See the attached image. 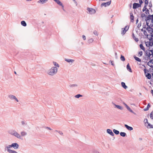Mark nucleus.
Here are the masks:
<instances>
[{
    "label": "nucleus",
    "instance_id": "1",
    "mask_svg": "<svg viewBox=\"0 0 153 153\" xmlns=\"http://www.w3.org/2000/svg\"><path fill=\"white\" fill-rule=\"evenodd\" d=\"M57 72V68L55 67H52L49 70L48 74L49 75L53 76Z\"/></svg>",
    "mask_w": 153,
    "mask_h": 153
},
{
    "label": "nucleus",
    "instance_id": "2",
    "mask_svg": "<svg viewBox=\"0 0 153 153\" xmlns=\"http://www.w3.org/2000/svg\"><path fill=\"white\" fill-rule=\"evenodd\" d=\"M8 132L10 134L15 136L18 138L21 139V135L19 134L15 130H10Z\"/></svg>",
    "mask_w": 153,
    "mask_h": 153
},
{
    "label": "nucleus",
    "instance_id": "3",
    "mask_svg": "<svg viewBox=\"0 0 153 153\" xmlns=\"http://www.w3.org/2000/svg\"><path fill=\"white\" fill-rule=\"evenodd\" d=\"M143 70L146 77L148 79H150L152 78V75L149 73L146 72H149V71L146 68L144 69Z\"/></svg>",
    "mask_w": 153,
    "mask_h": 153
},
{
    "label": "nucleus",
    "instance_id": "4",
    "mask_svg": "<svg viewBox=\"0 0 153 153\" xmlns=\"http://www.w3.org/2000/svg\"><path fill=\"white\" fill-rule=\"evenodd\" d=\"M87 10L88 11V12H87L88 13L93 14H94L96 12V11L94 9L92 8L88 7Z\"/></svg>",
    "mask_w": 153,
    "mask_h": 153
},
{
    "label": "nucleus",
    "instance_id": "5",
    "mask_svg": "<svg viewBox=\"0 0 153 153\" xmlns=\"http://www.w3.org/2000/svg\"><path fill=\"white\" fill-rule=\"evenodd\" d=\"M149 39L150 42H147V43L149 44V45H148V44L146 43V46L147 47L152 46L153 45V38H151Z\"/></svg>",
    "mask_w": 153,
    "mask_h": 153
},
{
    "label": "nucleus",
    "instance_id": "6",
    "mask_svg": "<svg viewBox=\"0 0 153 153\" xmlns=\"http://www.w3.org/2000/svg\"><path fill=\"white\" fill-rule=\"evenodd\" d=\"M12 146L11 145H8L7 146L5 145L4 147L5 151H6L7 152H8L9 153H10L13 150H10V149L11 148Z\"/></svg>",
    "mask_w": 153,
    "mask_h": 153
},
{
    "label": "nucleus",
    "instance_id": "7",
    "mask_svg": "<svg viewBox=\"0 0 153 153\" xmlns=\"http://www.w3.org/2000/svg\"><path fill=\"white\" fill-rule=\"evenodd\" d=\"M111 1H107L106 2H104L102 3L101 5V7H102L103 6H104L105 7H106L109 6L111 4Z\"/></svg>",
    "mask_w": 153,
    "mask_h": 153
},
{
    "label": "nucleus",
    "instance_id": "8",
    "mask_svg": "<svg viewBox=\"0 0 153 153\" xmlns=\"http://www.w3.org/2000/svg\"><path fill=\"white\" fill-rule=\"evenodd\" d=\"M11 145L12 147H13L14 149H18L19 146V144L16 143H12Z\"/></svg>",
    "mask_w": 153,
    "mask_h": 153
},
{
    "label": "nucleus",
    "instance_id": "9",
    "mask_svg": "<svg viewBox=\"0 0 153 153\" xmlns=\"http://www.w3.org/2000/svg\"><path fill=\"white\" fill-rule=\"evenodd\" d=\"M140 6L139 4L138 3H134L133 5V9H136L140 7Z\"/></svg>",
    "mask_w": 153,
    "mask_h": 153
},
{
    "label": "nucleus",
    "instance_id": "10",
    "mask_svg": "<svg viewBox=\"0 0 153 153\" xmlns=\"http://www.w3.org/2000/svg\"><path fill=\"white\" fill-rule=\"evenodd\" d=\"M8 97L9 98H10V99L13 100L14 99L17 102H19V100L18 99L16 98V97L15 96L13 95H10L8 96Z\"/></svg>",
    "mask_w": 153,
    "mask_h": 153
},
{
    "label": "nucleus",
    "instance_id": "11",
    "mask_svg": "<svg viewBox=\"0 0 153 153\" xmlns=\"http://www.w3.org/2000/svg\"><path fill=\"white\" fill-rule=\"evenodd\" d=\"M107 132L110 134L112 136H113L114 135V133L112 131L109 129H108L106 130Z\"/></svg>",
    "mask_w": 153,
    "mask_h": 153
},
{
    "label": "nucleus",
    "instance_id": "12",
    "mask_svg": "<svg viewBox=\"0 0 153 153\" xmlns=\"http://www.w3.org/2000/svg\"><path fill=\"white\" fill-rule=\"evenodd\" d=\"M129 27H128L127 30H126V28H122V30L121 31V34L123 35H124L126 33V32L127 31Z\"/></svg>",
    "mask_w": 153,
    "mask_h": 153
},
{
    "label": "nucleus",
    "instance_id": "13",
    "mask_svg": "<svg viewBox=\"0 0 153 153\" xmlns=\"http://www.w3.org/2000/svg\"><path fill=\"white\" fill-rule=\"evenodd\" d=\"M130 14L131 22H134V16H133V14L132 13H130Z\"/></svg>",
    "mask_w": 153,
    "mask_h": 153
},
{
    "label": "nucleus",
    "instance_id": "14",
    "mask_svg": "<svg viewBox=\"0 0 153 153\" xmlns=\"http://www.w3.org/2000/svg\"><path fill=\"white\" fill-rule=\"evenodd\" d=\"M48 1V0H39L37 1V3L42 4L46 3Z\"/></svg>",
    "mask_w": 153,
    "mask_h": 153
},
{
    "label": "nucleus",
    "instance_id": "15",
    "mask_svg": "<svg viewBox=\"0 0 153 153\" xmlns=\"http://www.w3.org/2000/svg\"><path fill=\"white\" fill-rule=\"evenodd\" d=\"M125 127L128 130L131 131L133 130V128L132 127L128 126L127 124L124 125Z\"/></svg>",
    "mask_w": 153,
    "mask_h": 153
},
{
    "label": "nucleus",
    "instance_id": "16",
    "mask_svg": "<svg viewBox=\"0 0 153 153\" xmlns=\"http://www.w3.org/2000/svg\"><path fill=\"white\" fill-rule=\"evenodd\" d=\"M126 68L127 70L130 72L131 73L132 72V70L130 67V66L129 63H128V64L127 65Z\"/></svg>",
    "mask_w": 153,
    "mask_h": 153
},
{
    "label": "nucleus",
    "instance_id": "17",
    "mask_svg": "<svg viewBox=\"0 0 153 153\" xmlns=\"http://www.w3.org/2000/svg\"><path fill=\"white\" fill-rule=\"evenodd\" d=\"M152 18L151 15H149L148 16H146V17L145 19V21H149L151 20Z\"/></svg>",
    "mask_w": 153,
    "mask_h": 153
},
{
    "label": "nucleus",
    "instance_id": "18",
    "mask_svg": "<svg viewBox=\"0 0 153 153\" xmlns=\"http://www.w3.org/2000/svg\"><path fill=\"white\" fill-rule=\"evenodd\" d=\"M121 85L122 87L125 89H126L128 88L127 86L126 85L125 83L124 82H121Z\"/></svg>",
    "mask_w": 153,
    "mask_h": 153
},
{
    "label": "nucleus",
    "instance_id": "19",
    "mask_svg": "<svg viewBox=\"0 0 153 153\" xmlns=\"http://www.w3.org/2000/svg\"><path fill=\"white\" fill-rule=\"evenodd\" d=\"M59 5H62V3L59 0H53Z\"/></svg>",
    "mask_w": 153,
    "mask_h": 153
},
{
    "label": "nucleus",
    "instance_id": "20",
    "mask_svg": "<svg viewBox=\"0 0 153 153\" xmlns=\"http://www.w3.org/2000/svg\"><path fill=\"white\" fill-rule=\"evenodd\" d=\"M59 5H62V3L59 0H53Z\"/></svg>",
    "mask_w": 153,
    "mask_h": 153
},
{
    "label": "nucleus",
    "instance_id": "21",
    "mask_svg": "<svg viewBox=\"0 0 153 153\" xmlns=\"http://www.w3.org/2000/svg\"><path fill=\"white\" fill-rule=\"evenodd\" d=\"M134 57L136 61L140 62H141V59L138 57L136 56H134Z\"/></svg>",
    "mask_w": 153,
    "mask_h": 153
},
{
    "label": "nucleus",
    "instance_id": "22",
    "mask_svg": "<svg viewBox=\"0 0 153 153\" xmlns=\"http://www.w3.org/2000/svg\"><path fill=\"white\" fill-rule=\"evenodd\" d=\"M151 107V105H150V103H149L148 104L147 107L146 108H144L143 109L144 111H146L149 110V108Z\"/></svg>",
    "mask_w": 153,
    "mask_h": 153
},
{
    "label": "nucleus",
    "instance_id": "23",
    "mask_svg": "<svg viewBox=\"0 0 153 153\" xmlns=\"http://www.w3.org/2000/svg\"><path fill=\"white\" fill-rule=\"evenodd\" d=\"M114 105L115 106V107L117 108H118L119 109H120V110H123V107L118 105H116L115 104H114Z\"/></svg>",
    "mask_w": 153,
    "mask_h": 153
},
{
    "label": "nucleus",
    "instance_id": "24",
    "mask_svg": "<svg viewBox=\"0 0 153 153\" xmlns=\"http://www.w3.org/2000/svg\"><path fill=\"white\" fill-rule=\"evenodd\" d=\"M21 23V25L23 26L26 27L27 26V24L24 21H22Z\"/></svg>",
    "mask_w": 153,
    "mask_h": 153
},
{
    "label": "nucleus",
    "instance_id": "25",
    "mask_svg": "<svg viewBox=\"0 0 153 153\" xmlns=\"http://www.w3.org/2000/svg\"><path fill=\"white\" fill-rule=\"evenodd\" d=\"M120 135L123 137H125L126 136V134L124 132H121L120 133Z\"/></svg>",
    "mask_w": 153,
    "mask_h": 153
},
{
    "label": "nucleus",
    "instance_id": "26",
    "mask_svg": "<svg viewBox=\"0 0 153 153\" xmlns=\"http://www.w3.org/2000/svg\"><path fill=\"white\" fill-rule=\"evenodd\" d=\"M65 60L68 62L73 63L74 61V60L69 59H65Z\"/></svg>",
    "mask_w": 153,
    "mask_h": 153
},
{
    "label": "nucleus",
    "instance_id": "27",
    "mask_svg": "<svg viewBox=\"0 0 153 153\" xmlns=\"http://www.w3.org/2000/svg\"><path fill=\"white\" fill-rule=\"evenodd\" d=\"M132 36L133 39L135 40V41L136 42H137L139 40H138V39L137 38H136L135 36L134 35V34L133 33L132 34Z\"/></svg>",
    "mask_w": 153,
    "mask_h": 153
},
{
    "label": "nucleus",
    "instance_id": "28",
    "mask_svg": "<svg viewBox=\"0 0 153 153\" xmlns=\"http://www.w3.org/2000/svg\"><path fill=\"white\" fill-rule=\"evenodd\" d=\"M152 27H151L150 26L147 27L146 28V30L148 31L149 33H151V30H152Z\"/></svg>",
    "mask_w": 153,
    "mask_h": 153
},
{
    "label": "nucleus",
    "instance_id": "29",
    "mask_svg": "<svg viewBox=\"0 0 153 153\" xmlns=\"http://www.w3.org/2000/svg\"><path fill=\"white\" fill-rule=\"evenodd\" d=\"M21 136L23 137L26 135L27 134V133L26 132H25L24 131H22L21 132Z\"/></svg>",
    "mask_w": 153,
    "mask_h": 153
},
{
    "label": "nucleus",
    "instance_id": "30",
    "mask_svg": "<svg viewBox=\"0 0 153 153\" xmlns=\"http://www.w3.org/2000/svg\"><path fill=\"white\" fill-rule=\"evenodd\" d=\"M127 109L130 112L132 113L133 114H134L136 115V114L134 112L131 108H130L128 107L127 108Z\"/></svg>",
    "mask_w": 153,
    "mask_h": 153
},
{
    "label": "nucleus",
    "instance_id": "31",
    "mask_svg": "<svg viewBox=\"0 0 153 153\" xmlns=\"http://www.w3.org/2000/svg\"><path fill=\"white\" fill-rule=\"evenodd\" d=\"M146 56L149 57V59H150V56L152 54H151L149 52H146Z\"/></svg>",
    "mask_w": 153,
    "mask_h": 153
},
{
    "label": "nucleus",
    "instance_id": "32",
    "mask_svg": "<svg viewBox=\"0 0 153 153\" xmlns=\"http://www.w3.org/2000/svg\"><path fill=\"white\" fill-rule=\"evenodd\" d=\"M113 132L116 135L120 133L119 131L115 129H113Z\"/></svg>",
    "mask_w": 153,
    "mask_h": 153
},
{
    "label": "nucleus",
    "instance_id": "33",
    "mask_svg": "<svg viewBox=\"0 0 153 153\" xmlns=\"http://www.w3.org/2000/svg\"><path fill=\"white\" fill-rule=\"evenodd\" d=\"M140 47L141 49L143 50L144 51H145V48L142 44H140Z\"/></svg>",
    "mask_w": 153,
    "mask_h": 153
},
{
    "label": "nucleus",
    "instance_id": "34",
    "mask_svg": "<svg viewBox=\"0 0 153 153\" xmlns=\"http://www.w3.org/2000/svg\"><path fill=\"white\" fill-rule=\"evenodd\" d=\"M120 58L121 60L123 61H124L125 60V59L124 56L122 55H121Z\"/></svg>",
    "mask_w": 153,
    "mask_h": 153
},
{
    "label": "nucleus",
    "instance_id": "35",
    "mask_svg": "<svg viewBox=\"0 0 153 153\" xmlns=\"http://www.w3.org/2000/svg\"><path fill=\"white\" fill-rule=\"evenodd\" d=\"M53 65L56 67H57L58 68L59 67V65L56 62H53Z\"/></svg>",
    "mask_w": 153,
    "mask_h": 153
},
{
    "label": "nucleus",
    "instance_id": "36",
    "mask_svg": "<svg viewBox=\"0 0 153 153\" xmlns=\"http://www.w3.org/2000/svg\"><path fill=\"white\" fill-rule=\"evenodd\" d=\"M141 17L142 19H143L144 17H146V16L145 14L142 13L141 14Z\"/></svg>",
    "mask_w": 153,
    "mask_h": 153
},
{
    "label": "nucleus",
    "instance_id": "37",
    "mask_svg": "<svg viewBox=\"0 0 153 153\" xmlns=\"http://www.w3.org/2000/svg\"><path fill=\"white\" fill-rule=\"evenodd\" d=\"M150 117L151 119H153V111L150 114Z\"/></svg>",
    "mask_w": 153,
    "mask_h": 153
},
{
    "label": "nucleus",
    "instance_id": "38",
    "mask_svg": "<svg viewBox=\"0 0 153 153\" xmlns=\"http://www.w3.org/2000/svg\"><path fill=\"white\" fill-rule=\"evenodd\" d=\"M93 41L94 40L92 38H91L88 40V42L89 44H90L92 43L93 42Z\"/></svg>",
    "mask_w": 153,
    "mask_h": 153
},
{
    "label": "nucleus",
    "instance_id": "39",
    "mask_svg": "<svg viewBox=\"0 0 153 153\" xmlns=\"http://www.w3.org/2000/svg\"><path fill=\"white\" fill-rule=\"evenodd\" d=\"M82 96L80 94H77V95H76L75 96V97L76 98H79L80 97H82Z\"/></svg>",
    "mask_w": 153,
    "mask_h": 153
},
{
    "label": "nucleus",
    "instance_id": "40",
    "mask_svg": "<svg viewBox=\"0 0 153 153\" xmlns=\"http://www.w3.org/2000/svg\"><path fill=\"white\" fill-rule=\"evenodd\" d=\"M149 3L148 1L147 0H145V6H147Z\"/></svg>",
    "mask_w": 153,
    "mask_h": 153
},
{
    "label": "nucleus",
    "instance_id": "41",
    "mask_svg": "<svg viewBox=\"0 0 153 153\" xmlns=\"http://www.w3.org/2000/svg\"><path fill=\"white\" fill-rule=\"evenodd\" d=\"M148 126L147 127L148 128H152V125L151 124H150V123H148Z\"/></svg>",
    "mask_w": 153,
    "mask_h": 153
},
{
    "label": "nucleus",
    "instance_id": "42",
    "mask_svg": "<svg viewBox=\"0 0 153 153\" xmlns=\"http://www.w3.org/2000/svg\"><path fill=\"white\" fill-rule=\"evenodd\" d=\"M77 85L76 84H72L71 85H69L70 87L71 88H72L74 87H77Z\"/></svg>",
    "mask_w": 153,
    "mask_h": 153
},
{
    "label": "nucleus",
    "instance_id": "43",
    "mask_svg": "<svg viewBox=\"0 0 153 153\" xmlns=\"http://www.w3.org/2000/svg\"><path fill=\"white\" fill-rule=\"evenodd\" d=\"M146 7H147V6H144V7H143V9L142 10V11H143V12H144L145 11H146L147 9H148Z\"/></svg>",
    "mask_w": 153,
    "mask_h": 153
},
{
    "label": "nucleus",
    "instance_id": "44",
    "mask_svg": "<svg viewBox=\"0 0 153 153\" xmlns=\"http://www.w3.org/2000/svg\"><path fill=\"white\" fill-rule=\"evenodd\" d=\"M143 33L148 38V35L147 34L146 31L145 30H144Z\"/></svg>",
    "mask_w": 153,
    "mask_h": 153
},
{
    "label": "nucleus",
    "instance_id": "45",
    "mask_svg": "<svg viewBox=\"0 0 153 153\" xmlns=\"http://www.w3.org/2000/svg\"><path fill=\"white\" fill-rule=\"evenodd\" d=\"M55 131L59 133L61 135H63V133L61 131L56 130Z\"/></svg>",
    "mask_w": 153,
    "mask_h": 153
},
{
    "label": "nucleus",
    "instance_id": "46",
    "mask_svg": "<svg viewBox=\"0 0 153 153\" xmlns=\"http://www.w3.org/2000/svg\"><path fill=\"white\" fill-rule=\"evenodd\" d=\"M138 53H139V55H138L140 57L141 56H142L143 54V51H141L139 52Z\"/></svg>",
    "mask_w": 153,
    "mask_h": 153
},
{
    "label": "nucleus",
    "instance_id": "47",
    "mask_svg": "<svg viewBox=\"0 0 153 153\" xmlns=\"http://www.w3.org/2000/svg\"><path fill=\"white\" fill-rule=\"evenodd\" d=\"M94 34L96 36H97L98 35V33L97 31L96 30H94Z\"/></svg>",
    "mask_w": 153,
    "mask_h": 153
},
{
    "label": "nucleus",
    "instance_id": "48",
    "mask_svg": "<svg viewBox=\"0 0 153 153\" xmlns=\"http://www.w3.org/2000/svg\"><path fill=\"white\" fill-rule=\"evenodd\" d=\"M147 65L148 66H149L151 68H153V65H150V62H148Z\"/></svg>",
    "mask_w": 153,
    "mask_h": 153
},
{
    "label": "nucleus",
    "instance_id": "49",
    "mask_svg": "<svg viewBox=\"0 0 153 153\" xmlns=\"http://www.w3.org/2000/svg\"><path fill=\"white\" fill-rule=\"evenodd\" d=\"M152 52V53H153V50H149L148 49L146 50V52Z\"/></svg>",
    "mask_w": 153,
    "mask_h": 153
},
{
    "label": "nucleus",
    "instance_id": "50",
    "mask_svg": "<svg viewBox=\"0 0 153 153\" xmlns=\"http://www.w3.org/2000/svg\"><path fill=\"white\" fill-rule=\"evenodd\" d=\"M144 122L145 123H147L148 124L149 123L148 122L147 119L146 118L144 120Z\"/></svg>",
    "mask_w": 153,
    "mask_h": 153
},
{
    "label": "nucleus",
    "instance_id": "51",
    "mask_svg": "<svg viewBox=\"0 0 153 153\" xmlns=\"http://www.w3.org/2000/svg\"><path fill=\"white\" fill-rule=\"evenodd\" d=\"M139 4L140 5V7H141V4L143 3V2L142 0H140L139 1Z\"/></svg>",
    "mask_w": 153,
    "mask_h": 153
},
{
    "label": "nucleus",
    "instance_id": "52",
    "mask_svg": "<svg viewBox=\"0 0 153 153\" xmlns=\"http://www.w3.org/2000/svg\"><path fill=\"white\" fill-rule=\"evenodd\" d=\"M145 13L147 14H149V11L148 9L146 10Z\"/></svg>",
    "mask_w": 153,
    "mask_h": 153
},
{
    "label": "nucleus",
    "instance_id": "53",
    "mask_svg": "<svg viewBox=\"0 0 153 153\" xmlns=\"http://www.w3.org/2000/svg\"><path fill=\"white\" fill-rule=\"evenodd\" d=\"M141 25V23H139L138 24V25H137V27L139 28Z\"/></svg>",
    "mask_w": 153,
    "mask_h": 153
},
{
    "label": "nucleus",
    "instance_id": "54",
    "mask_svg": "<svg viewBox=\"0 0 153 153\" xmlns=\"http://www.w3.org/2000/svg\"><path fill=\"white\" fill-rule=\"evenodd\" d=\"M150 60L149 61V62H150V63H152L153 62V59H151V58H150V59H149Z\"/></svg>",
    "mask_w": 153,
    "mask_h": 153
},
{
    "label": "nucleus",
    "instance_id": "55",
    "mask_svg": "<svg viewBox=\"0 0 153 153\" xmlns=\"http://www.w3.org/2000/svg\"><path fill=\"white\" fill-rule=\"evenodd\" d=\"M45 128L46 129H48L50 130H52V129L48 127H45Z\"/></svg>",
    "mask_w": 153,
    "mask_h": 153
},
{
    "label": "nucleus",
    "instance_id": "56",
    "mask_svg": "<svg viewBox=\"0 0 153 153\" xmlns=\"http://www.w3.org/2000/svg\"><path fill=\"white\" fill-rule=\"evenodd\" d=\"M143 28H144L145 29L146 28V25L144 23L143 24Z\"/></svg>",
    "mask_w": 153,
    "mask_h": 153
},
{
    "label": "nucleus",
    "instance_id": "57",
    "mask_svg": "<svg viewBox=\"0 0 153 153\" xmlns=\"http://www.w3.org/2000/svg\"><path fill=\"white\" fill-rule=\"evenodd\" d=\"M82 37L84 40H85L86 39V37L84 35H83L82 36Z\"/></svg>",
    "mask_w": 153,
    "mask_h": 153
},
{
    "label": "nucleus",
    "instance_id": "58",
    "mask_svg": "<svg viewBox=\"0 0 153 153\" xmlns=\"http://www.w3.org/2000/svg\"><path fill=\"white\" fill-rule=\"evenodd\" d=\"M149 6L150 7H152V4L151 2H149Z\"/></svg>",
    "mask_w": 153,
    "mask_h": 153
},
{
    "label": "nucleus",
    "instance_id": "59",
    "mask_svg": "<svg viewBox=\"0 0 153 153\" xmlns=\"http://www.w3.org/2000/svg\"><path fill=\"white\" fill-rule=\"evenodd\" d=\"M123 104L125 106L126 108H127L129 106L125 103L123 102Z\"/></svg>",
    "mask_w": 153,
    "mask_h": 153
},
{
    "label": "nucleus",
    "instance_id": "60",
    "mask_svg": "<svg viewBox=\"0 0 153 153\" xmlns=\"http://www.w3.org/2000/svg\"><path fill=\"white\" fill-rule=\"evenodd\" d=\"M10 153H18L15 150H13Z\"/></svg>",
    "mask_w": 153,
    "mask_h": 153
},
{
    "label": "nucleus",
    "instance_id": "61",
    "mask_svg": "<svg viewBox=\"0 0 153 153\" xmlns=\"http://www.w3.org/2000/svg\"><path fill=\"white\" fill-rule=\"evenodd\" d=\"M146 21V25L147 26V27L149 26V22H148V21Z\"/></svg>",
    "mask_w": 153,
    "mask_h": 153
},
{
    "label": "nucleus",
    "instance_id": "62",
    "mask_svg": "<svg viewBox=\"0 0 153 153\" xmlns=\"http://www.w3.org/2000/svg\"><path fill=\"white\" fill-rule=\"evenodd\" d=\"M110 62H111V64L113 66H114V64L113 63V61H111V60H110L109 61Z\"/></svg>",
    "mask_w": 153,
    "mask_h": 153
},
{
    "label": "nucleus",
    "instance_id": "63",
    "mask_svg": "<svg viewBox=\"0 0 153 153\" xmlns=\"http://www.w3.org/2000/svg\"><path fill=\"white\" fill-rule=\"evenodd\" d=\"M93 153H100L97 150H94L93 152Z\"/></svg>",
    "mask_w": 153,
    "mask_h": 153
},
{
    "label": "nucleus",
    "instance_id": "64",
    "mask_svg": "<svg viewBox=\"0 0 153 153\" xmlns=\"http://www.w3.org/2000/svg\"><path fill=\"white\" fill-rule=\"evenodd\" d=\"M21 123L22 125H24L25 124V123L23 121H21Z\"/></svg>",
    "mask_w": 153,
    "mask_h": 153
}]
</instances>
